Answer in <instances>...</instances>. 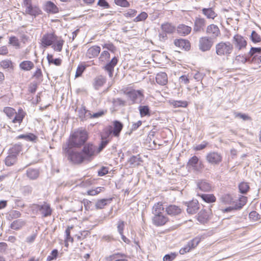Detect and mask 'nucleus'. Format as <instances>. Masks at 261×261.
Returning a JSON list of instances; mask_svg holds the SVG:
<instances>
[{"label": "nucleus", "instance_id": "nucleus-56", "mask_svg": "<svg viewBox=\"0 0 261 261\" xmlns=\"http://www.w3.org/2000/svg\"><path fill=\"white\" fill-rule=\"evenodd\" d=\"M115 4L119 6L122 7H129L130 6L129 3L126 0H114Z\"/></svg>", "mask_w": 261, "mask_h": 261}, {"label": "nucleus", "instance_id": "nucleus-3", "mask_svg": "<svg viewBox=\"0 0 261 261\" xmlns=\"http://www.w3.org/2000/svg\"><path fill=\"white\" fill-rule=\"evenodd\" d=\"M31 208L33 212L40 214L42 218L50 217L53 213L50 204L45 201L38 204L34 203L32 204Z\"/></svg>", "mask_w": 261, "mask_h": 261}, {"label": "nucleus", "instance_id": "nucleus-62", "mask_svg": "<svg viewBox=\"0 0 261 261\" xmlns=\"http://www.w3.org/2000/svg\"><path fill=\"white\" fill-rule=\"evenodd\" d=\"M38 84L36 82H33L31 83L29 86V91L31 93H35L37 90Z\"/></svg>", "mask_w": 261, "mask_h": 261}, {"label": "nucleus", "instance_id": "nucleus-45", "mask_svg": "<svg viewBox=\"0 0 261 261\" xmlns=\"http://www.w3.org/2000/svg\"><path fill=\"white\" fill-rule=\"evenodd\" d=\"M110 58V54L107 50H103L98 58V60L100 62L105 63L108 61Z\"/></svg>", "mask_w": 261, "mask_h": 261}, {"label": "nucleus", "instance_id": "nucleus-39", "mask_svg": "<svg viewBox=\"0 0 261 261\" xmlns=\"http://www.w3.org/2000/svg\"><path fill=\"white\" fill-rule=\"evenodd\" d=\"M164 209V208L161 202L155 203L152 207V214L154 216L162 214Z\"/></svg>", "mask_w": 261, "mask_h": 261}, {"label": "nucleus", "instance_id": "nucleus-17", "mask_svg": "<svg viewBox=\"0 0 261 261\" xmlns=\"http://www.w3.org/2000/svg\"><path fill=\"white\" fill-rule=\"evenodd\" d=\"M166 212L167 214L171 216H177L181 214V208L175 204H170L166 207Z\"/></svg>", "mask_w": 261, "mask_h": 261}, {"label": "nucleus", "instance_id": "nucleus-36", "mask_svg": "<svg viewBox=\"0 0 261 261\" xmlns=\"http://www.w3.org/2000/svg\"><path fill=\"white\" fill-rule=\"evenodd\" d=\"M25 224L24 221L21 219H17L14 221L10 225L11 229L14 230L20 229L22 226Z\"/></svg>", "mask_w": 261, "mask_h": 261}, {"label": "nucleus", "instance_id": "nucleus-47", "mask_svg": "<svg viewBox=\"0 0 261 261\" xmlns=\"http://www.w3.org/2000/svg\"><path fill=\"white\" fill-rule=\"evenodd\" d=\"M112 103L114 107H124L126 106V101L121 98H113Z\"/></svg>", "mask_w": 261, "mask_h": 261}, {"label": "nucleus", "instance_id": "nucleus-15", "mask_svg": "<svg viewBox=\"0 0 261 261\" xmlns=\"http://www.w3.org/2000/svg\"><path fill=\"white\" fill-rule=\"evenodd\" d=\"M106 82L107 78L105 76L99 75L94 79L93 86L95 90H98L106 84Z\"/></svg>", "mask_w": 261, "mask_h": 261}, {"label": "nucleus", "instance_id": "nucleus-37", "mask_svg": "<svg viewBox=\"0 0 261 261\" xmlns=\"http://www.w3.org/2000/svg\"><path fill=\"white\" fill-rule=\"evenodd\" d=\"M246 202L247 198L245 196H242L238 201L235 202L234 205L233 206L234 210H241L246 204Z\"/></svg>", "mask_w": 261, "mask_h": 261}, {"label": "nucleus", "instance_id": "nucleus-61", "mask_svg": "<svg viewBox=\"0 0 261 261\" xmlns=\"http://www.w3.org/2000/svg\"><path fill=\"white\" fill-rule=\"evenodd\" d=\"M109 141L107 140H102L100 142L98 147H97L96 152L97 153L100 152L107 145Z\"/></svg>", "mask_w": 261, "mask_h": 261}, {"label": "nucleus", "instance_id": "nucleus-41", "mask_svg": "<svg viewBox=\"0 0 261 261\" xmlns=\"http://www.w3.org/2000/svg\"><path fill=\"white\" fill-rule=\"evenodd\" d=\"M170 102L174 108H186L188 105L187 101L182 100H171Z\"/></svg>", "mask_w": 261, "mask_h": 261}, {"label": "nucleus", "instance_id": "nucleus-5", "mask_svg": "<svg viewBox=\"0 0 261 261\" xmlns=\"http://www.w3.org/2000/svg\"><path fill=\"white\" fill-rule=\"evenodd\" d=\"M124 94L127 96L130 105L140 104L144 99L143 90L130 89L125 91Z\"/></svg>", "mask_w": 261, "mask_h": 261}, {"label": "nucleus", "instance_id": "nucleus-60", "mask_svg": "<svg viewBox=\"0 0 261 261\" xmlns=\"http://www.w3.org/2000/svg\"><path fill=\"white\" fill-rule=\"evenodd\" d=\"M125 222L122 220H119L117 222V231L119 234L123 233V230L125 227Z\"/></svg>", "mask_w": 261, "mask_h": 261}, {"label": "nucleus", "instance_id": "nucleus-4", "mask_svg": "<svg viewBox=\"0 0 261 261\" xmlns=\"http://www.w3.org/2000/svg\"><path fill=\"white\" fill-rule=\"evenodd\" d=\"M215 48L218 56L228 57L233 51V45L229 41H221L216 45Z\"/></svg>", "mask_w": 261, "mask_h": 261}, {"label": "nucleus", "instance_id": "nucleus-26", "mask_svg": "<svg viewBox=\"0 0 261 261\" xmlns=\"http://www.w3.org/2000/svg\"><path fill=\"white\" fill-rule=\"evenodd\" d=\"M39 170L36 168H29L26 171V175L31 180L36 179L39 177Z\"/></svg>", "mask_w": 261, "mask_h": 261}, {"label": "nucleus", "instance_id": "nucleus-29", "mask_svg": "<svg viewBox=\"0 0 261 261\" xmlns=\"http://www.w3.org/2000/svg\"><path fill=\"white\" fill-rule=\"evenodd\" d=\"M138 110L141 117H150L151 116V111L148 106L140 105L138 107Z\"/></svg>", "mask_w": 261, "mask_h": 261}, {"label": "nucleus", "instance_id": "nucleus-55", "mask_svg": "<svg viewBox=\"0 0 261 261\" xmlns=\"http://www.w3.org/2000/svg\"><path fill=\"white\" fill-rule=\"evenodd\" d=\"M102 48L107 49L112 53H114L116 50V47L112 43H107L102 44Z\"/></svg>", "mask_w": 261, "mask_h": 261}, {"label": "nucleus", "instance_id": "nucleus-1", "mask_svg": "<svg viewBox=\"0 0 261 261\" xmlns=\"http://www.w3.org/2000/svg\"><path fill=\"white\" fill-rule=\"evenodd\" d=\"M97 147L92 143H87L83 145L80 151L67 149L68 160L74 164H81L84 162H90L97 154Z\"/></svg>", "mask_w": 261, "mask_h": 261}, {"label": "nucleus", "instance_id": "nucleus-16", "mask_svg": "<svg viewBox=\"0 0 261 261\" xmlns=\"http://www.w3.org/2000/svg\"><path fill=\"white\" fill-rule=\"evenodd\" d=\"M187 213L189 214H194L197 213L199 209V205L197 200H193L187 203Z\"/></svg>", "mask_w": 261, "mask_h": 261}, {"label": "nucleus", "instance_id": "nucleus-23", "mask_svg": "<svg viewBox=\"0 0 261 261\" xmlns=\"http://www.w3.org/2000/svg\"><path fill=\"white\" fill-rule=\"evenodd\" d=\"M201 11L207 19H214L217 16V14L214 11L212 7L203 8L201 9Z\"/></svg>", "mask_w": 261, "mask_h": 261}, {"label": "nucleus", "instance_id": "nucleus-54", "mask_svg": "<svg viewBox=\"0 0 261 261\" xmlns=\"http://www.w3.org/2000/svg\"><path fill=\"white\" fill-rule=\"evenodd\" d=\"M261 54V47H251L249 52L248 54L249 58H251L255 54Z\"/></svg>", "mask_w": 261, "mask_h": 261}, {"label": "nucleus", "instance_id": "nucleus-20", "mask_svg": "<svg viewBox=\"0 0 261 261\" xmlns=\"http://www.w3.org/2000/svg\"><path fill=\"white\" fill-rule=\"evenodd\" d=\"M101 50L100 47L98 45H93L90 47L86 52V57L89 59H92L98 56Z\"/></svg>", "mask_w": 261, "mask_h": 261}, {"label": "nucleus", "instance_id": "nucleus-10", "mask_svg": "<svg viewBox=\"0 0 261 261\" xmlns=\"http://www.w3.org/2000/svg\"><path fill=\"white\" fill-rule=\"evenodd\" d=\"M206 33L208 35L210 38L215 39L220 36L221 32L218 27L214 24L208 25L206 29Z\"/></svg>", "mask_w": 261, "mask_h": 261}, {"label": "nucleus", "instance_id": "nucleus-48", "mask_svg": "<svg viewBox=\"0 0 261 261\" xmlns=\"http://www.w3.org/2000/svg\"><path fill=\"white\" fill-rule=\"evenodd\" d=\"M221 200L225 204H231L233 199L231 195L229 194H225L221 196Z\"/></svg>", "mask_w": 261, "mask_h": 261}, {"label": "nucleus", "instance_id": "nucleus-53", "mask_svg": "<svg viewBox=\"0 0 261 261\" xmlns=\"http://www.w3.org/2000/svg\"><path fill=\"white\" fill-rule=\"evenodd\" d=\"M236 60L238 62L242 63H245L246 62H249L250 61V58H249L248 55H247L246 57H244L242 55H238L236 57Z\"/></svg>", "mask_w": 261, "mask_h": 261}, {"label": "nucleus", "instance_id": "nucleus-6", "mask_svg": "<svg viewBox=\"0 0 261 261\" xmlns=\"http://www.w3.org/2000/svg\"><path fill=\"white\" fill-rule=\"evenodd\" d=\"M23 4L25 8V13L36 17L42 14V12L38 6L33 5L32 0H23Z\"/></svg>", "mask_w": 261, "mask_h": 261}, {"label": "nucleus", "instance_id": "nucleus-35", "mask_svg": "<svg viewBox=\"0 0 261 261\" xmlns=\"http://www.w3.org/2000/svg\"><path fill=\"white\" fill-rule=\"evenodd\" d=\"M34 67V63L30 61H24L21 62L19 64V67L20 69L25 71H29Z\"/></svg>", "mask_w": 261, "mask_h": 261}, {"label": "nucleus", "instance_id": "nucleus-9", "mask_svg": "<svg viewBox=\"0 0 261 261\" xmlns=\"http://www.w3.org/2000/svg\"><path fill=\"white\" fill-rule=\"evenodd\" d=\"M232 41L236 48L239 50L245 48L247 44L245 38L239 34L235 35L233 36Z\"/></svg>", "mask_w": 261, "mask_h": 261}, {"label": "nucleus", "instance_id": "nucleus-22", "mask_svg": "<svg viewBox=\"0 0 261 261\" xmlns=\"http://www.w3.org/2000/svg\"><path fill=\"white\" fill-rule=\"evenodd\" d=\"M198 188L204 192H208L211 191L212 186L211 183L205 180H201L197 182Z\"/></svg>", "mask_w": 261, "mask_h": 261}, {"label": "nucleus", "instance_id": "nucleus-8", "mask_svg": "<svg viewBox=\"0 0 261 261\" xmlns=\"http://www.w3.org/2000/svg\"><path fill=\"white\" fill-rule=\"evenodd\" d=\"M206 161L213 165H218L222 161V156L220 153L211 151L206 156Z\"/></svg>", "mask_w": 261, "mask_h": 261}, {"label": "nucleus", "instance_id": "nucleus-34", "mask_svg": "<svg viewBox=\"0 0 261 261\" xmlns=\"http://www.w3.org/2000/svg\"><path fill=\"white\" fill-rule=\"evenodd\" d=\"M161 29L163 32L169 34L173 33L175 31V27L169 23L162 24Z\"/></svg>", "mask_w": 261, "mask_h": 261}, {"label": "nucleus", "instance_id": "nucleus-38", "mask_svg": "<svg viewBox=\"0 0 261 261\" xmlns=\"http://www.w3.org/2000/svg\"><path fill=\"white\" fill-rule=\"evenodd\" d=\"M37 138V136L32 133L20 135L16 137L17 139H24L29 141H34Z\"/></svg>", "mask_w": 261, "mask_h": 261}, {"label": "nucleus", "instance_id": "nucleus-24", "mask_svg": "<svg viewBox=\"0 0 261 261\" xmlns=\"http://www.w3.org/2000/svg\"><path fill=\"white\" fill-rule=\"evenodd\" d=\"M123 127V124L122 122L118 120H115L113 122V129L112 131L113 136L117 137H119Z\"/></svg>", "mask_w": 261, "mask_h": 261}, {"label": "nucleus", "instance_id": "nucleus-51", "mask_svg": "<svg viewBox=\"0 0 261 261\" xmlns=\"http://www.w3.org/2000/svg\"><path fill=\"white\" fill-rule=\"evenodd\" d=\"M87 68V66L83 64H80L77 67L76 73H75V77H80L81 76L83 72L85 71Z\"/></svg>", "mask_w": 261, "mask_h": 261}, {"label": "nucleus", "instance_id": "nucleus-7", "mask_svg": "<svg viewBox=\"0 0 261 261\" xmlns=\"http://www.w3.org/2000/svg\"><path fill=\"white\" fill-rule=\"evenodd\" d=\"M213 43V39L209 37H202L199 39V48L203 52L210 50Z\"/></svg>", "mask_w": 261, "mask_h": 261}, {"label": "nucleus", "instance_id": "nucleus-27", "mask_svg": "<svg viewBox=\"0 0 261 261\" xmlns=\"http://www.w3.org/2000/svg\"><path fill=\"white\" fill-rule=\"evenodd\" d=\"M15 114V117L12 120V122L13 123H18L20 125L25 117V113L20 108L18 110V112H16Z\"/></svg>", "mask_w": 261, "mask_h": 261}, {"label": "nucleus", "instance_id": "nucleus-42", "mask_svg": "<svg viewBox=\"0 0 261 261\" xmlns=\"http://www.w3.org/2000/svg\"><path fill=\"white\" fill-rule=\"evenodd\" d=\"M47 59L49 64H53L56 66H60L61 64L62 60L60 58H53V55L48 54Z\"/></svg>", "mask_w": 261, "mask_h": 261}, {"label": "nucleus", "instance_id": "nucleus-59", "mask_svg": "<svg viewBox=\"0 0 261 261\" xmlns=\"http://www.w3.org/2000/svg\"><path fill=\"white\" fill-rule=\"evenodd\" d=\"M177 255L175 252L167 254L164 256L163 261H172L176 258Z\"/></svg>", "mask_w": 261, "mask_h": 261}, {"label": "nucleus", "instance_id": "nucleus-32", "mask_svg": "<svg viewBox=\"0 0 261 261\" xmlns=\"http://www.w3.org/2000/svg\"><path fill=\"white\" fill-rule=\"evenodd\" d=\"M112 200V198H104L98 200L95 204V207L96 209H102L104 208L108 203H111Z\"/></svg>", "mask_w": 261, "mask_h": 261}, {"label": "nucleus", "instance_id": "nucleus-11", "mask_svg": "<svg viewBox=\"0 0 261 261\" xmlns=\"http://www.w3.org/2000/svg\"><path fill=\"white\" fill-rule=\"evenodd\" d=\"M118 62V58L115 56L103 67V68L108 72L109 76L110 77H112L113 75L114 67L117 64Z\"/></svg>", "mask_w": 261, "mask_h": 261}, {"label": "nucleus", "instance_id": "nucleus-64", "mask_svg": "<svg viewBox=\"0 0 261 261\" xmlns=\"http://www.w3.org/2000/svg\"><path fill=\"white\" fill-rule=\"evenodd\" d=\"M249 218L253 221H257L260 219V215L254 211L251 212L249 215Z\"/></svg>", "mask_w": 261, "mask_h": 261}, {"label": "nucleus", "instance_id": "nucleus-58", "mask_svg": "<svg viewBox=\"0 0 261 261\" xmlns=\"http://www.w3.org/2000/svg\"><path fill=\"white\" fill-rule=\"evenodd\" d=\"M148 17V14L145 12H141L134 20L135 22L145 20Z\"/></svg>", "mask_w": 261, "mask_h": 261}, {"label": "nucleus", "instance_id": "nucleus-63", "mask_svg": "<svg viewBox=\"0 0 261 261\" xmlns=\"http://www.w3.org/2000/svg\"><path fill=\"white\" fill-rule=\"evenodd\" d=\"M208 143L206 141H203L201 144L197 145L194 147V150L195 151H200L204 149L208 145Z\"/></svg>", "mask_w": 261, "mask_h": 261}, {"label": "nucleus", "instance_id": "nucleus-14", "mask_svg": "<svg viewBox=\"0 0 261 261\" xmlns=\"http://www.w3.org/2000/svg\"><path fill=\"white\" fill-rule=\"evenodd\" d=\"M152 220L154 225L160 226L165 225L168 221L169 219L162 214L154 216Z\"/></svg>", "mask_w": 261, "mask_h": 261}, {"label": "nucleus", "instance_id": "nucleus-19", "mask_svg": "<svg viewBox=\"0 0 261 261\" xmlns=\"http://www.w3.org/2000/svg\"><path fill=\"white\" fill-rule=\"evenodd\" d=\"M176 46L179 47L185 50H189L191 48V44L189 41L184 39H176L174 41Z\"/></svg>", "mask_w": 261, "mask_h": 261}, {"label": "nucleus", "instance_id": "nucleus-40", "mask_svg": "<svg viewBox=\"0 0 261 261\" xmlns=\"http://www.w3.org/2000/svg\"><path fill=\"white\" fill-rule=\"evenodd\" d=\"M22 150V145L20 144H16L13 146V147L10 149V153L13 155H17Z\"/></svg>", "mask_w": 261, "mask_h": 261}, {"label": "nucleus", "instance_id": "nucleus-31", "mask_svg": "<svg viewBox=\"0 0 261 261\" xmlns=\"http://www.w3.org/2000/svg\"><path fill=\"white\" fill-rule=\"evenodd\" d=\"M198 196L206 203H211L216 201V197L212 194H198Z\"/></svg>", "mask_w": 261, "mask_h": 261}, {"label": "nucleus", "instance_id": "nucleus-57", "mask_svg": "<svg viewBox=\"0 0 261 261\" xmlns=\"http://www.w3.org/2000/svg\"><path fill=\"white\" fill-rule=\"evenodd\" d=\"M58 255V250L56 249L53 250L50 254L47 257L46 261H51L56 259Z\"/></svg>", "mask_w": 261, "mask_h": 261}, {"label": "nucleus", "instance_id": "nucleus-21", "mask_svg": "<svg viewBox=\"0 0 261 261\" xmlns=\"http://www.w3.org/2000/svg\"><path fill=\"white\" fill-rule=\"evenodd\" d=\"M191 27L184 24H179L177 27V33L182 36L188 35L191 33Z\"/></svg>", "mask_w": 261, "mask_h": 261}, {"label": "nucleus", "instance_id": "nucleus-25", "mask_svg": "<svg viewBox=\"0 0 261 261\" xmlns=\"http://www.w3.org/2000/svg\"><path fill=\"white\" fill-rule=\"evenodd\" d=\"M156 82L162 86H164L168 83V77L167 74L164 72L158 73L155 77Z\"/></svg>", "mask_w": 261, "mask_h": 261}, {"label": "nucleus", "instance_id": "nucleus-18", "mask_svg": "<svg viewBox=\"0 0 261 261\" xmlns=\"http://www.w3.org/2000/svg\"><path fill=\"white\" fill-rule=\"evenodd\" d=\"M43 9L46 13L49 14H56L59 11V8L51 1L46 2Z\"/></svg>", "mask_w": 261, "mask_h": 261}, {"label": "nucleus", "instance_id": "nucleus-52", "mask_svg": "<svg viewBox=\"0 0 261 261\" xmlns=\"http://www.w3.org/2000/svg\"><path fill=\"white\" fill-rule=\"evenodd\" d=\"M20 191H21V193L24 196H28V195L31 194L32 191H33V188L30 186H28V185L22 187L20 189Z\"/></svg>", "mask_w": 261, "mask_h": 261}, {"label": "nucleus", "instance_id": "nucleus-46", "mask_svg": "<svg viewBox=\"0 0 261 261\" xmlns=\"http://www.w3.org/2000/svg\"><path fill=\"white\" fill-rule=\"evenodd\" d=\"M201 238L202 237L199 236L194 238L188 242V245H190L192 249L195 248L201 241Z\"/></svg>", "mask_w": 261, "mask_h": 261}, {"label": "nucleus", "instance_id": "nucleus-44", "mask_svg": "<svg viewBox=\"0 0 261 261\" xmlns=\"http://www.w3.org/2000/svg\"><path fill=\"white\" fill-rule=\"evenodd\" d=\"M250 189V187L247 182H242L239 185V191L243 194H246Z\"/></svg>", "mask_w": 261, "mask_h": 261}, {"label": "nucleus", "instance_id": "nucleus-13", "mask_svg": "<svg viewBox=\"0 0 261 261\" xmlns=\"http://www.w3.org/2000/svg\"><path fill=\"white\" fill-rule=\"evenodd\" d=\"M56 39V36L53 33H47L42 37L41 42L42 45L46 47L51 45Z\"/></svg>", "mask_w": 261, "mask_h": 261}, {"label": "nucleus", "instance_id": "nucleus-49", "mask_svg": "<svg viewBox=\"0 0 261 261\" xmlns=\"http://www.w3.org/2000/svg\"><path fill=\"white\" fill-rule=\"evenodd\" d=\"M250 39L254 43H259L261 41V37L256 31H252L250 35Z\"/></svg>", "mask_w": 261, "mask_h": 261}, {"label": "nucleus", "instance_id": "nucleus-33", "mask_svg": "<svg viewBox=\"0 0 261 261\" xmlns=\"http://www.w3.org/2000/svg\"><path fill=\"white\" fill-rule=\"evenodd\" d=\"M199 162V159L197 156L194 155L191 158L187 164L188 168H193L195 170H198L197 164Z\"/></svg>", "mask_w": 261, "mask_h": 261}, {"label": "nucleus", "instance_id": "nucleus-50", "mask_svg": "<svg viewBox=\"0 0 261 261\" xmlns=\"http://www.w3.org/2000/svg\"><path fill=\"white\" fill-rule=\"evenodd\" d=\"M4 112L10 119H11L16 113L15 109L11 107H5Z\"/></svg>", "mask_w": 261, "mask_h": 261}, {"label": "nucleus", "instance_id": "nucleus-30", "mask_svg": "<svg viewBox=\"0 0 261 261\" xmlns=\"http://www.w3.org/2000/svg\"><path fill=\"white\" fill-rule=\"evenodd\" d=\"M208 219V214L205 210H201L198 214L197 220L201 224L206 223Z\"/></svg>", "mask_w": 261, "mask_h": 261}, {"label": "nucleus", "instance_id": "nucleus-43", "mask_svg": "<svg viewBox=\"0 0 261 261\" xmlns=\"http://www.w3.org/2000/svg\"><path fill=\"white\" fill-rule=\"evenodd\" d=\"M17 156L12 154H9L5 159V164L7 166H11L16 162Z\"/></svg>", "mask_w": 261, "mask_h": 261}, {"label": "nucleus", "instance_id": "nucleus-28", "mask_svg": "<svg viewBox=\"0 0 261 261\" xmlns=\"http://www.w3.org/2000/svg\"><path fill=\"white\" fill-rule=\"evenodd\" d=\"M143 162L142 158L140 155H133L128 160L130 167H135L141 164Z\"/></svg>", "mask_w": 261, "mask_h": 261}, {"label": "nucleus", "instance_id": "nucleus-12", "mask_svg": "<svg viewBox=\"0 0 261 261\" xmlns=\"http://www.w3.org/2000/svg\"><path fill=\"white\" fill-rule=\"evenodd\" d=\"M206 24V20L203 18L196 17L194 20L193 31L196 33L200 32L204 30Z\"/></svg>", "mask_w": 261, "mask_h": 261}, {"label": "nucleus", "instance_id": "nucleus-2", "mask_svg": "<svg viewBox=\"0 0 261 261\" xmlns=\"http://www.w3.org/2000/svg\"><path fill=\"white\" fill-rule=\"evenodd\" d=\"M88 138L87 132L85 130H77L70 135L67 146L64 148V150L68 155L67 149L73 150V148H79L86 144Z\"/></svg>", "mask_w": 261, "mask_h": 261}]
</instances>
